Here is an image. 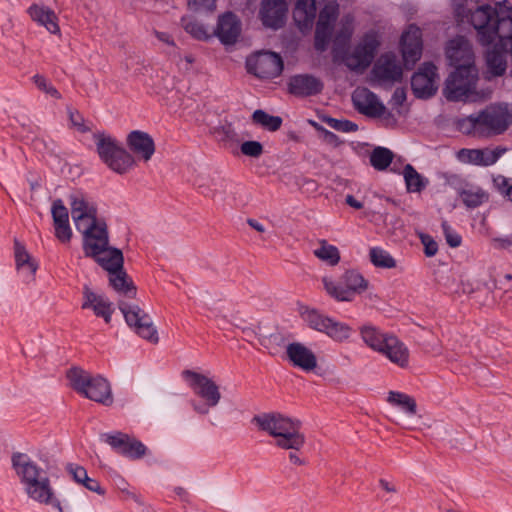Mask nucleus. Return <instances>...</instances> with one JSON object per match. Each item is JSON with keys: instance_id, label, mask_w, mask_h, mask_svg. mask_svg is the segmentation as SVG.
Listing matches in <instances>:
<instances>
[{"instance_id": "c85d7f7f", "label": "nucleus", "mask_w": 512, "mask_h": 512, "mask_svg": "<svg viewBox=\"0 0 512 512\" xmlns=\"http://www.w3.org/2000/svg\"><path fill=\"white\" fill-rule=\"evenodd\" d=\"M28 14L38 25L43 26L52 34L60 33L58 17L49 7L33 4L28 8Z\"/></svg>"}, {"instance_id": "0e129e2a", "label": "nucleus", "mask_w": 512, "mask_h": 512, "mask_svg": "<svg viewBox=\"0 0 512 512\" xmlns=\"http://www.w3.org/2000/svg\"><path fill=\"white\" fill-rule=\"evenodd\" d=\"M154 36L161 42L167 44V45H170V46H175V42L172 38V36L167 33V32H162V31H157V30H154Z\"/></svg>"}, {"instance_id": "09e8293b", "label": "nucleus", "mask_w": 512, "mask_h": 512, "mask_svg": "<svg viewBox=\"0 0 512 512\" xmlns=\"http://www.w3.org/2000/svg\"><path fill=\"white\" fill-rule=\"evenodd\" d=\"M353 17L351 15H346L342 19V27L341 30L337 33L335 42L336 43H347L353 33Z\"/></svg>"}, {"instance_id": "20e7f679", "label": "nucleus", "mask_w": 512, "mask_h": 512, "mask_svg": "<svg viewBox=\"0 0 512 512\" xmlns=\"http://www.w3.org/2000/svg\"><path fill=\"white\" fill-rule=\"evenodd\" d=\"M72 219L84 240L107 231L106 224L97 218L96 203L81 191L69 195Z\"/></svg>"}, {"instance_id": "f3484780", "label": "nucleus", "mask_w": 512, "mask_h": 512, "mask_svg": "<svg viewBox=\"0 0 512 512\" xmlns=\"http://www.w3.org/2000/svg\"><path fill=\"white\" fill-rule=\"evenodd\" d=\"M339 14L338 5L328 3L319 13L315 30V48L318 51H325L332 35V30Z\"/></svg>"}, {"instance_id": "4d7b16f0", "label": "nucleus", "mask_w": 512, "mask_h": 512, "mask_svg": "<svg viewBox=\"0 0 512 512\" xmlns=\"http://www.w3.org/2000/svg\"><path fill=\"white\" fill-rule=\"evenodd\" d=\"M188 6L194 11H213L216 8V0H188Z\"/></svg>"}, {"instance_id": "423d86ee", "label": "nucleus", "mask_w": 512, "mask_h": 512, "mask_svg": "<svg viewBox=\"0 0 512 512\" xmlns=\"http://www.w3.org/2000/svg\"><path fill=\"white\" fill-rule=\"evenodd\" d=\"M100 159L114 172L124 174L135 164L133 156L115 138L105 133L94 135Z\"/></svg>"}, {"instance_id": "69168bd1", "label": "nucleus", "mask_w": 512, "mask_h": 512, "mask_svg": "<svg viewBox=\"0 0 512 512\" xmlns=\"http://www.w3.org/2000/svg\"><path fill=\"white\" fill-rule=\"evenodd\" d=\"M346 204L355 209L363 208V203L357 200L353 195H347L345 199Z\"/></svg>"}, {"instance_id": "5fc2aeb1", "label": "nucleus", "mask_w": 512, "mask_h": 512, "mask_svg": "<svg viewBox=\"0 0 512 512\" xmlns=\"http://www.w3.org/2000/svg\"><path fill=\"white\" fill-rule=\"evenodd\" d=\"M442 229L445 235L446 242L452 248L459 247L462 242V237L455 230H453L446 222L442 223Z\"/></svg>"}, {"instance_id": "473e14b6", "label": "nucleus", "mask_w": 512, "mask_h": 512, "mask_svg": "<svg viewBox=\"0 0 512 512\" xmlns=\"http://www.w3.org/2000/svg\"><path fill=\"white\" fill-rule=\"evenodd\" d=\"M359 333L362 341L375 352L382 350V346L391 334L384 332L372 324L361 326Z\"/></svg>"}, {"instance_id": "5701e85b", "label": "nucleus", "mask_w": 512, "mask_h": 512, "mask_svg": "<svg viewBox=\"0 0 512 512\" xmlns=\"http://www.w3.org/2000/svg\"><path fill=\"white\" fill-rule=\"evenodd\" d=\"M286 356L294 367L303 371H313L317 367L316 355L301 342L289 343L286 346Z\"/></svg>"}, {"instance_id": "864d4df0", "label": "nucleus", "mask_w": 512, "mask_h": 512, "mask_svg": "<svg viewBox=\"0 0 512 512\" xmlns=\"http://www.w3.org/2000/svg\"><path fill=\"white\" fill-rule=\"evenodd\" d=\"M66 471L73 478V480L80 485L88 476L86 469L76 463L67 464Z\"/></svg>"}, {"instance_id": "e433bc0d", "label": "nucleus", "mask_w": 512, "mask_h": 512, "mask_svg": "<svg viewBox=\"0 0 512 512\" xmlns=\"http://www.w3.org/2000/svg\"><path fill=\"white\" fill-rule=\"evenodd\" d=\"M406 189L410 193L421 192L428 184L425 179L411 164H406L402 171Z\"/></svg>"}, {"instance_id": "2f4dec72", "label": "nucleus", "mask_w": 512, "mask_h": 512, "mask_svg": "<svg viewBox=\"0 0 512 512\" xmlns=\"http://www.w3.org/2000/svg\"><path fill=\"white\" fill-rule=\"evenodd\" d=\"M26 494L30 499L40 504L52 505L61 511V504L59 500L55 498L50 480L47 476L36 483Z\"/></svg>"}, {"instance_id": "6e6552de", "label": "nucleus", "mask_w": 512, "mask_h": 512, "mask_svg": "<svg viewBox=\"0 0 512 512\" xmlns=\"http://www.w3.org/2000/svg\"><path fill=\"white\" fill-rule=\"evenodd\" d=\"M84 250L105 269L108 274L123 267V254L119 249L108 247V233L93 235L84 240Z\"/></svg>"}, {"instance_id": "774afa93", "label": "nucleus", "mask_w": 512, "mask_h": 512, "mask_svg": "<svg viewBox=\"0 0 512 512\" xmlns=\"http://www.w3.org/2000/svg\"><path fill=\"white\" fill-rule=\"evenodd\" d=\"M247 223L249 224L250 227H252L253 229H255L258 232H264L265 231L264 226L260 222H258L257 220L248 219Z\"/></svg>"}, {"instance_id": "052dcab7", "label": "nucleus", "mask_w": 512, "mask_h": 512, "mask_svg": "<svg viewBox=\"0 0 512 512\" xmlns=\"http://www.w3.org/2000/svg\"><path fill=\"white\" fill-rule=\"evenodd\" d=\"M492 242L496 248L508 249L512 246V236L505 235V236L495 237L492 239Z\"/></svg>"}, {"instance_id": "0eeeda50", "label": "nucleus", "mask_w": 512, "mask_h": 512, "mask_svg": "<svg viewBox=\"0 0 512 512\" xmlns=\"http://www.w3.org/2000/svg\"><path fill=\"white\" fill-rule=\"evenodd\" d=\"M300 315L311 329L325 334L334 342H345L353 334V328L349 324L329 317L317 309L302 308Z\"/></svg>"}, {"instance_id": "39448f33", "label": "nucleus", "mask_w": 512, "mask_h": 512, "mask_svg": "<svg viewBox=\"0 0 512 512\" xmlns=\"http://www.w3.org/2000/svg\"><path fill=\"white\" fill-rule=\"evenodd\" d=\"M67 378L73 389L86 398L106 406L112 404L110 383L101 375L93 376L81 368L74 367L67 372Z\"/></svg>"}, {"instance_id": "e2e57ef3", "label": "nucleus", "mask_w": 512, "mask_h": 512, "mask_svg": "<svg viewBox=\"0 0 512 512\" xmlns=\"http://www.w3.org/2000/svg\"><path fill=\"white\" fill-rule=\"evenodd\" d=\"M69 117H70V120H71L72 124L75 127H77L80 131L84 132V131L87 130V128L83 124L82 117L77 112L70 111L69 112Z\"/></svg>"}, {"instance_id": "8fccbe9b", "label": "nucleus", "mask_w": 512, "mask_h": 512, "mask_svg": "<svg viewBox=\"0 0 512 512\" xmlns=\"http://www.w3.org/2000/svg\"><path fill=\"white\" fill-rule=\"evenodd\" d=\"M33 81L37 88L46 93L47 95L55 99L61 98V94L59 93V91L50 82H48L44 76L36 74L33 77Z\"/></svg>"}, {"instance_id": "a18cd8bd", "label": "nucleus", "mask_w": 512, "mask_h": 512, "mask_svg": "<svg viewBox=\"0 0 512 512\" xmlns=\"http://www.w3.org/2000/svg\"><path fill=\"white\" fill-rule=\"evenodd\" d=\"M324 289L326 292L337 301H345L347 300L341 298L342 291L346 290V286L342 283V278H340L339 282L333 281L328 277H323L322 279Z\"/></svg>"}, {"instance_id": "4c0bfd02", "label": "nucleus", "mask_w": 512, "mask_h": 512, "mask_svg": "<svg viewBox=\"0 0 512 512\" xmlns=\"http://www.w3.org/2000/svg\"><path fill=\"white\" fill-rule=\"evenodd\" d=\"M393 152L385 147L378 146L370 153V164L377 171L386 170L393 161Z\"/></svg>"}, {"instance_id": "aec40b11", "label": "nucleus", "mask_w": 512, "mask_h": 512, "mask_svg": "<svg viewBox=\"0 0 512 512\" xmlns=\"http://www.w3.org/2000/svg\"><path fill=\"white\" fill-rule=\"evenodd\" d=\"M400 47L406 65H414L422 54V32L416 25H409L403 32Z\"/></svg>"}, {"instance_id": "cd10ccee", "label": "nucleus", "mask_w": 512, "mask_h": 512, "mask_svg": "<svg viewBox=\"0 0 512 512\" xmlns=\"http://www.w3.org/2000/svg\"><path fill=\"white\" fill-rule=\"evenodd\" d=\"M127 144L134 153L140 155L145 161L150 160L155 152V144L152 137L148 133L139 130L129 133Z\"/></svg>"}, {"instance_id": "9b49d317", "label": "nucleus", "mask_w": 512, "mask_h": 512, "mask_svg": "<svg viewBox=\"0 0 512 512\" xmlns=\"http://www.w3.org/2000/svg\"><path fill=\"white\" fill-rule=\"evenodd\" d=\"M247 71L261 79L278 77L284 68L281 56L271 51H258L246 60Z\"/></svg>"}, {"instance_id": "79ce46f5", "label": "nucleus", "mask_w": 512, "mask_h": 512, "mask_svg": "<svg viewBox=\"0 0 512 512\" xmlns=\"http://www.w3.org/2000/svg\"><path fill=\"white\" fill-rule=\"evenodd\" d=\"M314 255L330 265H336L340 261L339 250L336 246L328 244L325 240L320 242V247L314 250Z\"/></svg>"}, {"instance_id": "c03bdc74", "label": "nucleus", "mask_w": 512, "mask_h": 512, "mask_svg": "<svg viewBox=\"0 0 512 512\" xmlns=\"http://www.w3.org/2000/svg\"><path fill=\"white\" fill-rule=\"evenodd\" d=\"M323 121L332 129L344 133L356 132L358 125L350 120L325 117Z\"/></svg>"}, {"instance_id": "f03ea898", "label": "nucleus", "mask_w": 512, "mask_h": 512, "mask_svg": "<svg viewBox=\"0 0 512 512\" xmlns=\"http://www.w3.org/2000/svg\"><path fill=\"white\" fill-rule=\"evenodd\" d=\"M252 423L275 439V445L286 450H300L305 444L301 433V422L279 412H265L255 415Z\"/></svg>"}, {"instance_id": "393cba45", "label": "nucleus", "mask_w": 512, "mask_h": 512, "mask_svg": "<svg viewBox=\"0 0 512 512\" xmlns=\"http://www.w3.org/2000/svg\"><path fill=\"white\" fill-rule=\"evenodd\" d=\"M377 352L401 368L407 367L409 364L410 352L408 347L392 333L382 346V350Z\"/></svg>"}, {"instance_id": "f8f14e48", "label": "nucleus", "mask_w": 512, "mask_h": 512, "mask_svg": "<svg viewBox=\"0 0 512 512\" xmlns=\"http://www.w3.org/2000/svg\"><path fill=\"white\" fill-rule=\"evenodd\" d=\"M379 46L377 35L366 33L356 47L344 58L345 65L352 71H364L374 59Z\"/></svg>"}, {"instance_id": "680f3d73", "label": "nucleus", "mask_w": 512, "mask_h": 512, "mask_svg": "<svg viewBox=\"0 0 512 512\" xmlns=\"http://www.w3.org/2000/svg\"><path fill=\"white\" fill-rule=\"evenodd\" d=\"M406 100V91L404 88H396L392 94L391 102L395 106H402Z\"/></svg>"}, {"instance_id": "bb28decb", "label": "nucleus", "mask_w": 512, "mask_h": 512, "mask_svg": "<svg viewBox=\"0 0 512 512\" xmlns=\"http://www.w3.org/2000/svg\"><path fill=\"white\" fill-rule=\"evenodd\" d=\"M323 88L321 81L311 75H295L289 81V91L296 96H310L319 93Z\"/></svg>"}, {"instance_id": "3c124183", "label": "nucleus", "mask_w": 512, "mask_h": 512, "mask_svg": "<svg viewBox=\"0 0 512 512\" xmlns=\"http://www.w3.org/2000/svg\"><path fill=\"white\" fill-rule=\"evenodd\" d=\"M240 150L245 156L257 158L263 153V145L258 141H245L241 144Z\"/></svg>"}, {"instance_id": "37998d69", "label": "nucleus", "mask_w": 512, "mask_h": 512, "mask_svg": "<svg viewBox=\"0 0 512 512\" xmlns=\"http://www.w3.org/2000/svg\"><path fill=\"white\" fill-rule=\"evenodd\" d=\"M181 23L187 33L199 40H205L209 37L206 27L190 16L182 17Z\"/></svg>"}, {"instance_id": "2eb2a0df", "label": "nucleus", "mask_w": 512, "mask_h": 512, "mask_svg": "<svg viewBox=\"0 0 512 512\" xmlns=\"http://www.w3.org/2000/svg\"><path fill=\"white\" fill-rule=\"evenodd\" d=\"M12 467L17 476L20 478L21 484L27 493L46 475L45 471L38 466L27 454L14 453L11 457Z\"/></svg>"}, {"instance_id": "c756f323", "label": "nucleus", "mask_w": 512, "mask_h": 512, "mask_svg": "<svg viewBox=\"0 0 512 512\" xmlns=\"http://www.w3.org/2000/svg\"><path fill=\"white\" fill-rule=\"evenodd\" d=\"M316 17V0H297L293 18L301 31L310 29Z\"/></svg>"}, {"instance_id": "dca6fc26", "label": "nucleus", "mask_w": 512, "mask_h": 512, "mask_svg": "<svg viewBox=\"0 0 512 512\" xmlns=\"http://www.w3.org/2000/svg\"><path fill=\"white\" fill-rule=\"evenodd\" d=\"M507 151L506 148H462L456 153V159L463 164L488 167L494 165Z\"/></svg>"}, {"instance_id": "603ef678", "label": "nucleus", "mask_w": 512, "mask_h": 512, "mask_svg": "<svg viewBox=\"0 0 512 512\" xmlns=\"http://www.w3.org/2000/svg\"><path fill=\"white\" fill-rule=\"evenodd\" d=\"M263 345L274 355L278 352V347L285 346V338L281 333H274L264 340Z\"/></svg>"}, {"instance_id": "ea45409f", "label": "nucleus", "mask_w": 512, "mask_h": 512, "mask_svg": "<svg viewBox=\"0 0 512 512\" xmlns=\"http://www.w3.org/2000/svg\"><path fill=\"white\" fill-rule=\"evenodd\" d=\"M369 257L371 263L377 268L391 269L396 267L395 259L391 256V254L388 251L380 247L370 248Z\"/></svg>"}, {"instance_id": "49530a36", "label": "nucleus", "mask_w": 512, "mask_h": 512, "mask_svg": "<svg viewBox=\"0 0 512 512\" xmlns=\"http://www.w3.org/2000/svg\"><path fill=\"white\" fill-rule=\"evenodd\" d=\"M51 214L53 218V224L69 222L68 209L61 199H57L53 202Z\"/></svg>"}, {"instance_id": "6ab92c4d", "label": "nucleus", "mask_w": 512, "mask_h": 512, "mask_svg": "<svg viewBox=\"0 0 512 512\" xmlns=\"http://www.w3.org/2000/svg\"><path fill=\"white\" fill-rule=\"evenodd\" d=\"M355 109L368 117H380L385 112V106L377 95L365 87H357L352 94Z\"/></svg>"}, {"instance_id": "c9c22d12", "label": "nucleus", "mask_w": 512, "mask_h": 512, "mask_svg": "<svg viewBox=\"0 0 512 512\" xmlns=\"http://www.w3.org/2000/svg\"><path fill=\"white\" fill-rule=\"evenodd\" d=\"M458 194L464 205L471 209L481 206L489 199V194L477 185H466Z\"/></svg>"}, {"instance_id": "bf43d9fd", "label": "nucleus", "mask_w": 512, "mask_h": 512, "mask_svg": "<svg viewBox=\"0 0 512 512\" xmlns=\"http://www.w3.org/2000/svg\"><path fill=\"white\" fill-rule=\"evenodd\" d=\"M81 485L91 492H95L99 495L105 494V489L101 487L100 483L96 479L90 478L89 476L86 477Z\"/></svg>"}, {"instance_id": "4be33fe9", "label": "nucleus", "mask_w": 512, "mask_h": 512, "mask_svg": "<svg viewBox=\"0 0 512 512\" xmlns=\"http://www.w3.org/2000/svg\"><path fill=\"white\" fill-rule=\"evenodd\" d=\"M287 13L285 0H263L259 11L265 27L278 29L283 26Z\"/></svg>"}, {"instance_id": "b1692460", "label": "nucleus", "mask_w": 512, "mask_h": 512, "mask_svg": "<svg viewBox=\"0 0 512 512\" xmlns=\"http://www.w3.org/2000/svg\"><path fill=\"white\" fill-rule=\"evenodd\" d=\"M83 309H91L97 317L104 319L106 323L111 321L114 312L113 304L107 297L96 294L88 286L83 290Z\"/></svg>"}, {"instance_id": "a878e982", "label": "nucleus", "mask_w": 512, "mask_h": 512, "mask_svg": "<svg viewBox=\"0 0 512 512\" xmlns=\"http://www.w3.org/2000/svg\"><path fill=\"white\" fill-rule=\"evenodd\" d=\"M241 33L240 20L232 12L221 15L218 19L216 35L224 45L236 43Z\"/></svg>"}, {"instance_id": "f257e3e1", "label": "nucleus", "mask_w": 512, "mask_h": 512, "mask_svg": "<svg viewBox=\"0 0 512 512\" xmlns=\"http://www.w3.org/2000/svg\"><path fill=\"white\" fill-rule=\"evenodd\" d=\"M512 125V105L491 104L478 113L457 121L459 131L466 135L488 137L504 133Z\"/></svg>"}, {"instance_id": "a19ab883", "label": "nucleus", "mask_w": 512, "mask_h": 512, "mask_svg": "<svg viewBox=\"0 0 512 512\" xmlns=\"http://www.w3.org/2000/svg\"><path fill=\"white\" fill-rule=\"evenodd\" d=\"M252 120L268 131H277L282 125L281 117L270 115L260 109L253 112Z\"/></svg>"}, {"instance_id": "338daca9", "label": "nucleus", "mask_w": 512, "mask_h": 512, "mask_svg": "<svg viewBox=\"0 0 512 512\" xmlns=\"http://www.w3.org/2000/svg\"><path fill=\"white\" fill-rule=\"evenodd\" d=\"M198 189H199V192L201 194H203L204 196L211 197V198L214 197V191L211 190L210 188L206 187L204 184L198 183Z\"/></svg>"}, {"instance_id": "72a5a7b5", "label": "nucleus", "mask_w": 512, "mask_h": 512, "mask_svg": "<svg viewBox=\"0 0 512 512\" xmlns=\"http://www.w3.org/2000/svg\"><path fill=\"white\" fill-rule=\"evenodd\" d=\"M14 255L17 270L27 278L34 276L38 264L32 259L25 246L18 240L14 241Z\"/></svg>"}, {"instance_id": "58836bf2", "label": "nucleus", "mask_w": 512, "mask_h": 512, "mask_svg": "<svg viewBox=\"0 0 512 512\" xmlns=\"http://www.w3.org/2000/svg\"><path fill=\"white\" fill-rule=\"evenodd\" d=\"M387 402L392 406L398 407L409 415L416 414V402L415 400L402 392L390 391L388 394Z\"/></svg>"}, {"instance_id": "de8ad7c7", "label": "nucleus", "mask_w": 512, "mask_h": 512, "mask_svg": "<svg viewBox=\"0 0 512 512\" xmlns=\"http://www.w3.org/2000/svg\"><path fill=\"white\" fill-rule=\"evenodd\" d=\"M497 191L512 202V178L497 175L493 178Z\"/></svg>"}, {"instance_id": "4468645a", "label": "nucleus", "mask_w": 512, "mask_h": 512, "mask_svg": "<svg viewBox=\"0 0 512 512\" xmlns=\"http://www.w3.org/2000/svg\"><path fill=\"white\" fill-rule=\"evenodd\" d=\"M438 80L437 67L431 62L423 63L411 79L414 95L423 99L433 96L438 89Z\"/></svg>"}, {"instance_id": "a211bd4d", "label": "nucleus", "mask_w": 512, "mask_h": 512, "mask_svg": "<svg viewBox=\"0 0 512 512\" xmlns=\"http://www.w3.org/2000/svg\"><path fill=\"white\" fill-rule=\"evenodd\" d=\"M104 436L106 443L127 458L140 459L147 452L146 446L141 441L130 437L128 434L116 432Z\"/></svg>"}, {"instance_id": "13d9d810", "label": "nucleus", "mask_w": 512, "mask_h": 512, "mask_svg": "<svg viewBox=\"0 0 512 512\" xmlns=\"http://www.w3.org/2000/svg\"><path fill=\"white\" fill-rule=\"evenodd\" d=\"M424 253L427 257L434 256L438 251V244L429 236H423Z\"/></svg>"}, {"instance_id": "9d476101", "label": "nucleus", "mask_w": 512, "mask_h": 512, "mask_svg": "<svg viewBox=\"0 0 512 512\" xmlns=\"http://www.w3.org/2000/svg\"><path fill=\"white\" fill-rule=\"evenodd\" d=\"M119 309L123 313L127 325L132 328L140 337L157 343L158 332L153 325L151 317L138 305L119 302Z\"/></svg>"}, {"instance_id": "f704fd0d", "label": "nucleus", "mask_w": 512, "mask_h": 512, "mask_svg": "<svg viewBox=\"0 0 512 512\" xmlns=\"http://www.w3.org/2000/svg\"><path fill=\"white\" fill-rule=\"evenodd\" d=\"M109 283L112 288L121 296L133 298L136 295V288L132 280L122 268L108 274Z\"/></svg>"}, {"instance_id": "412c9836", "label": "nucleus", "mask_w": 512, "mask_h": 512, "mask_svg": "<svg viewBox=\"0 0 512 512\" xmlns=\"http://www.w3.org/2000/svg\"><path fill=\"white\" fill-rule=\"evenodd\" d=\"M446 55L450 65L455 68L462 65H475L472 47L463 36H457L448 42Z\"/></svg>"}, {"instance_id": "ddd939ff", "label": "nucleus", "mask_w": 512, "mask_h": 512, "mask_svg": "<svg viewBox=\"0 0 512 512\" xmlns=\"http://www.w3.org/2000/svg\"><path fill=\"white\" fill-rule=\"evenodd\" d=\"M402 79V67L393 53L381 55L375 62L370 81L379 86H391Z\"/></svg>"}, {"instance_id": "7ed1b4c3", "label": "nucleus", "mask_w": 512, "mask_h": 512, "mask_svg": "<svg viewBox=\"0 0 512 512\" xmlns=\"http://www.w3.org/2000/svg\"><path fill=\"white\" fill-rule=\"evenodd\" d=\"M478 70L475 65H462L455 68L446 80L443 90L449 101L477 102L487 98L490 92H478L476 84Z\"/></svg>"}, {"instance_id": "7c9ffc66", "label": "nucleus", "mask_w": 512, "mask_h": 512, "mask_svg": "<svg viewBox=\"0 0 512 512\" xmlns=\"http://www.w3.org/2000/svg\"><path fill=\"white\" fill-rule=\"evenodd\" d=\"M341 278L346 290L340 295L347 302L352 301L355 295L363 293L368 288V281L358 271L348 270Z\"/></svg>"}, {"instance_id": "6e6d98bb", "label": "nucleus", "mask_w": 512, "mask_h": 512, "mask_svg": "<svg viewBox=\"0 0 512 512\" xmlns=\"http://www.w3.org/2000/svg\"><path fill=\"white\" fill-rule=\"evenodd\" d=\"M55 236L62 243H67L72 237V229L69 222L54 224Z\"/></svg>"}, {"instance_id": "1a4fd4ad", "label": "nucleus", "mask_w": 512, "mask_h": 512, "mask_svg": "<svg viewBox=\"0 0 512 512\" xmlns=\"http://www.w3.org/2000/svg\"><path fill=\"white\" fill-rule=\"evenodd\" d=\"M182 376L188 382L194 394L204 402L203 404L193 403V408L197 413L207 414L209 408L218 405L221 393L219 386L211 378L191 370H184Z\"/></svg>"}]
</instances>
